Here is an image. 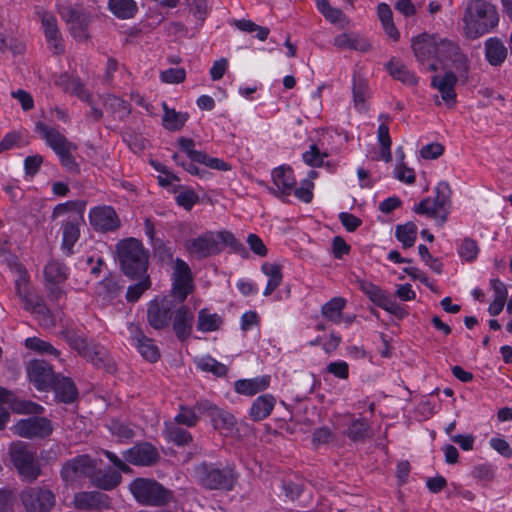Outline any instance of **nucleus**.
<instances>
[{"label":"nucleus","mask_w":512,"mask_h":512,"mask_svg":"<svg viewBox=\"0 0 512 512\" xmlns=\"http://www.w3.org/2000/svg\"><path fill=\"white\" fill-rule=\"evenodd\" d=\"M90 224L95 230L108 232L120 226L116 211L110 206L95 207L89 213Z\"/></svg>","instance_id":"a211bd4d"},{"label":"nucleus","mask_w":512,"mask_h":512,"mask_svg":"<svg viewBox=\"0 0 512 512\" xmlns=\"http://www.w3.org/2000/svg\"><path fill=\"white\" fill-rule=\"evenodd\" d=\"M62 229V248L66 251V254L69 255L72 253L74 244L79 239L80 231L78 227V221H67L63 224Z\"/></svg>","instance_id":"58836bf2"},{"label":"nucleus","mask_w":512,"mask_h":512,"mask_svg":"<svg viewBox=\"0 0 512 512\" xmlns=\"http://www.w3.org/2000/svg\"><path fill=\"white\" fill-rule=\"evenodd\" d=\"M25 347L40 354L52 355L54 357L60 356V351L58 349H56L51 343L38 337L27 338L25 340Z\"/></svg>","instance_id":"8fccbe9b"},{"label":"nucleus","mask_w":512,"mask_h":512,"mask_svg":"<svg viewBox=\"0 0 512 512\" xmlns=\"http://www.w3.org/2000/svg\"><path fill=\"white\" fill-rule=\"evenodd\" d=\"M478 252L479 248L476 241L470 238H465L458 248L460 257L468 262L474 261Z\"/></svg>","instance_id":"052dcab7"},{"label":"nucleus","mask_w":512,"mask_h":512,"mask_svg":"<svg viewBox=\"0 0 512 512\" xmlns=\"http://www.w3.org/2000/svg\"><path fill=\"white\" fill-rule=\"evenodd\" d=\"M9 265L12 272L15 273L14 282L16 295H24V292L30 290V276L28 272L25 269V267L22 264L18 263L16 260H13V262H11Z\"/></svg>","instance_id":"ea45409f"},{"label":"nucleus","mask_w":512,"mask_h":512,"mask_svg":"<svg viewBox=\"0 0 512 512\" xmlns=\"http://www.w3.org/2000/svg\"><path fill=\"white\" fill-rule=\"evenodd\" d=\"M162 107L164 111L162 117L163 127L169 131H180L187 122L189 115L169 108L166 102L162 103Z\"/></svg>","instance_id":"cd10ccee"},{"label":"nucleus","mask_w":512,"mask_h":512,"mask_svg":"<svg viewBox=\"0 0 512 512\" xmlns=\"http://www.w3.org/2000/svg\"><path fill=\"white\" fill-rule=\"evenodd\" d=\"M63 17L70 24V32L76 40L88 39L89 16L87 14L77 9L68 8L63 12Z\"/></svg>","instance_id":"4be33fe9"},{"label":"nucleus","mask_w":512,"mask_h":512,"mask_svg":"<svg viewBox=\"0 0 512 512\" xmlns=\"http://www.w3.org/2000/svg\"><path fill=\"white\" fill-rule=\"evenodd\" d=\"M226 246L243 257L248 255L245 246L227 230L206 231L184 243L188 255L199 261L221 253Z\"/></svg>","instance_id":"f257e3e1"},{"label":"nucleus","mask_w":512,"mask_h":512,"mask_svg":"<svg viewBox=\"0 0 512 512\" xmlns=\"http://www.w3.org/2000/svg\"><path fill=\"white\" fill-rule=\"evenodd\" d=\"M345 305L346 300L344 298L334 297L322 306L321 312L328 320L339 323Z\"/></svg>","instance_id":"a18cd8bd"},{"label":"nucleus","mask_w":512,"mask_h":512,"mask_svg":"<svg viewBox=\"0 0 512 512\" xmlns=\"http://www.w3.org/2000/svg\"><path fill=\"white\" fill-rule=\"evenodd\" d=\"M45 279L51 284H59L67 278V268L56 260L49 261L44 268Z\"/></svg>","instance_id":"37998d69"},{"label":"nucleus","mask_w":512,"mask_h":512,"mask_svg":"<svg viewBox=\"0 0 512 512\" xmlns=\"http://www.w3.org/2000/svg\"><path fill=\"white\" fill-rule=\"evenodd\" d=\"M196 366L201 371L212 373L217 377L225 376L228 371L224 364L209 355L196 360Z\"/></svg>","instance_id":"49530a36"},{"label":"nucleus","mask_w":512,"mask_h":512,"mask_svg":"<svg viewBox=\"0 0 512 512\" xmlns=\"http://www.w3.org/2000/svg\"><path fill=\"white\" fill-rule=\"evenodd\" d=\"M50 388L54 391L55 397L63 403L70 404L78 398V389L71 378L57 374L51 383Z\"/></svg>","instance_id":"5701e85b"},{"label":"nucleus","mask_w":512,"mask_h":512,"mask_svg":"<svg viewBox=\"0 0 512 512\" xmlns=\"http://www.w3.org/2000/svg\"><path fill=\"white\" fill-rule=\"evenodd\" d=\"M91 481L97 488L110 491L119 486L122 481V475L120 472L109 468L100 470L97 473L93 472Z\"/></svg>","instance_id":"a878e982"},{"label":"nucleus","mask_w":512,"mask_h":512,"mask_svg":"<svg viewBox=\"0 0 512 512\" xmlns=\"http://www.w3.org/2000/svg\"><path fill=\"white\" fill-rule=\"evenodd\" d=\"M196 408L200 414L210 418L213 427L220 431L231 432L236 424L235 417L209 400H199L196 402Z\"/></svg>","instance_id":"4468645a"},{"label":"nucleus","mask_w":512,"mask_h":512,"mask_svg":"<svg viewBox=\"0 0 512 512\" xmlns=\"http://www.w3.org/2000/svg\"><path fill=\"white\" fill-rule=\"evenodd\" d=\"M377 138H378V141L381 146V149H380L381 158L385 162H390L392 160V155H391V143L392 142H391V138L389 135V127L386 124L382 123L379 125L378 130H377Z\"/></svg>","instance_id":"603ef678"},{"label":"nucleus","mask_w":512,"mask_h":512,"mask_svg":"<svg viewBox=\"0 0 512 512\" xmlns=\"http://www.w3.org/2000/svg\"><path fill=\"white\" fill-rule=\"evenodd\" d=\"M328 155L327 153H321L316 144L310 145L308 151L304 152L302 155L303 161L312 167H320L324 163V158Z\"/></svg>","instance_id":"680f3d73"},{"label":"nucleus","mask_w":512,"mask_h":512,"mask_svg":"<svg viewBox=\"0 0 512 512\" xmlns=\"http://www.w3.org/2000/svg\"><path fill=\"white\" fill-rule=\"evenodd\" d=\"M386 68L394 79L399 80L406 85H416L418 82L415 74L398 60L391 59L387 63Z\"/></svg>","instance_id":"2f4dec72"},{"label":"nucleus","mask_w":512,"mask_h":512,"mask_svg":"<svg viewBox=\"0 0 512 512\" xmlns=\"http://www.w3.org/2000/svg\"><path fill=\"white\" fill-rule=\"evenodd\" d=\"M81 356L91 361L94 365H99L104 361L106 350L100 345L89 343Z\"/></svg>","instance_id":"e2e57ef3"},{"label":"nucleus","mask_w":512,"mask_h":512,"mask_svg":"<svg viewBox=\"0 0 512 512\" xmlns=\"http://www.w3.org/2000/svg\"><path fill=\"white\" fill-rule=\"evenodd\" d=\"M117 252L121 269L126 276L135 278L146 273L148 253L139 240L129 238L120 241Z\"/></svg>","instance_id":"20e7f679"},{"label":"nucleus","mask_w":512,"mask_h":512,"mask_svg":"<svg viewBox=\"0 0 512 512\" xmlns=\"http://www.w3.org/2000/svg\"><path fill=\"white\" fill-rule=\"evenodd\" d=\"M150 287V280L148 277L142 279L138 283L129 286L126 292V299L129 302L137 301L141 295Z\"/></svg>","instance_id":"69168bd1"},{"label":"nucleus","mask_w":512,"mask_h":512,"mask_svg":"<svg viewBox=\"0 0 512 512\" xmlns=\"http://www.w3.org/2000/svg\"><path fill=\"white\" fill-rule=\"evenodd\" d=\"M333 43L338 48H348L360 52H367L371 48L370 43L366 39L358 35L347 33L336 36Z\"/></svg>","instance_id":"7c9ffc66"},{"label":"nucleus","mask_w":512,"mask_h":512,"mask_svg":"<svg viewBox=\"0 0 512 512\" xmlns=\"http://www.w3.org/2000/svg\"><path fill=\"white\" fill-rule=\"evenodd\" d=\"M163 434L168 442L177 446H185L193 439L189 431L171 421L165 422Z\"/></svg>","instance_id":"c85d7f7f"},{"label":"nucleus","mask_w":512,"mask_h":512,"mask_svg":"<svg viewBox=\"0 0 512 512\" xmlns=\"http://www.w3.org/2000/svg\"><path fill=\"white\" fill-rule=\"evenodd\" d=\"M395 237L402 244L404 249H408L415 244L417 238V226L413 222L397 225L395 228Z\"/></svg>","instance_id":"e433bc0d"},{"label":"nucleus","mask_w":512,"mask_h":512,"mask_svg":"<svg viewBox=\"0 0 512 512\" xmlns=\"http://www.w3.org/2000/svg\"><path fill=\"white\" fill-rule=\"evenodd\" d=\"M35 130L46 141L47 145L56 153L62 166L69 172L78 173L80 171L78 163L75 161L71 152L77 149V146L70 142L57 129L47 126L43 122H37Z\"/></svg>","instance_id":"39448f33"},{"label":"nucleus","mask_w":512,"mask_h":512,"mask_svg":"<svg viewBox=\"0 0 512 512\" xmlns=\"http://www.w3.org/2000/svg\"><path fill=\"white\" fill-rule=\"evenodd\" d=\"M235 26L239 30L247 32V33L256 32V37L261 41L266 40L269 35V32H270L269 28L259 26L256 23L252 22L251 20H247V19L236 20Z\"/></svg>","instance_id":"864d4df0"},{"label":"nucleus","mask_w":512,"mask_h":512,"mask_svg":"<svg viewBox=\"0 0 512 512\" xmlns=\"http://www.w3.org/2000/svg\"><path fill=\"white\" fill-rule=\"evenodd\" d=\"M123 458L132 465L151 467L160 460L158 449L149 442H139L133 447L125 450Z\"/></svg>","instance_id":"2eb2a0df"},{"label":"nucleus","mask_w":512,"mask_h":512,"mask_svg":"<svg viewBox=\"0 0 512 512\" xmlns=\"http://www.w3.org/2000/svg\"><path fill=\"white\" fill-rule=\"evenodd\" d=\"M123 288L116 279L108 277L99 283L98 294L103 301L111 302L122 293Z\"/></svg>","instance_id":"a19ab883"},{"label":"nucleus","mask_w":512,"mask_h":512,"mask_svg":"<svg viewBox=\"0 0 512 512\" xmlns=\"http://www.w3.org/2000/svg\"><path fill=\"white\" fill-rule=\"evenodd\" d=\"M105 108L115 119L123 120L130 114V108L123 99L109 95L104 102Z\"/></svg>","instance_id":"79ce46f5"},{"label":"nucleus","mask_w":512,"mask_h":512,"mask_svg":"<svg viewBox=\"0 0 512 512\" xmlns=\"http://www.w3.org/2000/svg\"><path fill=\"white\" fill-rule=\"evenodd\" d=\"M457 79V75L452 71H447L442 76L434 75L431 79V86L440 92L443 101L448 105L454 104L456 101Z\"/></svg>","instance_id":"aec40b11"},{"label":"nucleus","mask_w":512,"mask_h":512,"mask_svg":"<svg viewBox=\"0 0 512 512\" xmlns=\"http://www.w3.org/2000/svg\"><path fill=\"white\" fill-rule=\"evenodd\" d=\"M198 484L207 490L231 491L238 475L231 466L202 462L194 468Z\"/></svg>","instance_id":"7ed1b4c3"},{"label":"nucleus","mask_w":512,"mask_h":512,"mask_svg":"<svg viewBox=\"0 0 512 512\" xmlns=\"http://www.w3.org/2000/svg\"><path fill=\"white\" fill-rule=\"evenodd\" d=\"M261 271L269 277L267 285L264 289V296L271 295L276 288H278L282 282L281 266L276 263H263Z\"/></svg>","instance_id":"473e14b6"},{"label":"nucleus","mask_w":512,"mask_h":512,"mask_svg":"<svg viewBox=\"0 0 512 512\" xmlns=\"http://www.w3.org/2000/svg\"><path fill=\"white\" fill-rule=\"evenodd\" d=\"M436 58L440 62H451L452 67L458 73V77L463 82L468 81L469 60L456 43L438 37Z\"/></svg>","instance_id":"9d476101"},{"label":"nucleus","mask_w":512,"mask_h":512,"mask_svg":"<svg viewBox=\"0 0 512 512\" xmlns=\"http://www.w3.org/2000/svg\"><path fill=\"white\" fill-rule=\"evenodd\" d=\"M20 500L27 512H50L56 502L51 490L39 486L22 490Z\"/></svg>","instance_id":"9b49d317"},{"label":"nucleus","mask_w":512,"mask_h":512,"mask_svg":"<svg viewBox=\"0 0 512 512\" xmlns=\"http://www.w3.org/2000/svg\"><path fill=\"white\" fill-rule=\"evenodd\" d=\"M32 314L36 316L41 327L51 328L55 326V318L44 301L33 310Z\"/></svg>","instance_id":"4d7b16f0"},{"label":"nucleus","mask_w":512,"mask_h":512,"mask_svg":"<svg viewBox=\"0 0 512 512\" xmlns=\"http://www.w3.org/2000/svg\"><path fill=\"white\" fill-rule=\"evenodd\" d=\"M223 324V319L217 313H210L208 309L198 312L197 329L203 333L218 330Z\"/></svg>","instance_id":"f704fd0d"},{"label":"nucleus","mask_w":512,"mask_h":512,"mask_svg":"<svg viewBox=\"0 0 512 512\" xmlns=\"http://www.w3.org/2000/svg\"><path fill=\"white\" fill-rule=\"evenodd\" d=\"M26 371L30 382L39 391L49 390L57 375L46 361L38 359L30 361L26 366Z\"/></svg>","instance_id":"f3484780"},{"label":"nucleus","mask_w":512,"mask_h":512,"mask_svg":"<svg viewBox=\"0 0 512 512\" xmlns=\"http://www.w3.org/2000/svg\"><path fill=\"white\" fill-rule=\"evenodd\" d=\"M177 298L174 295L155 297L147 304L148 325L157 331L169 330Z\"/></svg>","instance_id":"6e6552de"},{"label":"nucleus","mask_w":512,"mask_h":512,"mask_svg":"<svg viewBox=\"0 0 512 512\" xmlns=\"http://www.w3.org/2000/svg\"><path fill=\"white\" fill-rule=\"evenodd\" d=\"M316 6L322 15L333 24H343L346 21L345 14L338 8L332 7L328 0H316Z\"/></svg>","instance_id":"de8ad7c7"},{"label":"nucleus","mask_w":512,"mask_h":512,"mask_svg":"<svg viewBox=\"0 0 512 512\" xmlns=\"http://www.w3.org/2000/svg\"><path fill=\"white\" fill-rule=\"evenodd\" d=\"M352 93L355 108L360 112L365 111V101L369 95V88L367 81L356 73L353 75Z\"/></svg>","instance_id":"72a5a7b5"},{"label":"nucleus","mask_w":512,"mask_h":512,"mask_svg":"<svg viewBox=\"0 0 512 512\" xmlns=\"http://www.w3.org/2000/svg\"><path fill=\"white\" fill-rule=\"evenodd\" d=\"M86 203L84 201H67L65 203H60L55 206L52 212V218L56 219L69 211H76L78 213H82L85 209Z\"/></svg>","instance_id":"bf43d9fd"},{"label":"nucleus","mask_w":512,"mask_h":512,"mask_svg":"<svg viewBox=\"0 0 512 512\" xmlns=\"http://www.w3.org/2000/svg\"><path fill=\"white\" fill-rule=\"evenodd\" d=\"M272 180L276 186L274 194L277 197L289 196L296 185L293 170L289 166H280L272 171Z\"/></svg>","instance_id":"412c9836"},{"label":"nucleus","mask_w":512,"mask_h":512,"mask_svg":"<svg viewBox=\"0 0 512 512\" xmlns=\"http://www.w3.org/2000/svg\"><path fill=\"white\" fill-rule=\"evenodd\" d=\"M270 385V376L264 375L252 379H240L234 383L235 391L238 394L253 396L264 391Z\"/></svg>","instance_id":"b1692460"},{"label":"nucleus","mask_w":512,"mask_h":512,"mask_svg":"<svg viewBox=\"0 0 512 512\" xmlns=\"http://www.w3.org/2000/svg\"><path fill=\"white\" fill-rule=\"evenodd\" d=\"M129 490L142 505L163 506L169 503L173 498V492L166 489L163 485L154 479L136 478L130 485Z\"/></svg>","instance_id":"423d86ee"},{"label":"nucleus","mask_w":512,"mask_h":512,"mask_svg":"<svg viewBox=\"0 0 512 512\" xmlns=\"http://www.w3.org/2000/svg\"><path fill=\"white\" fill-rule=\"evenodd\" d=\"M11 403L13 410L19 414L39 415L44 411V408L41 405L29 400H16Z\"/></svg>","instance_id":"13d9d810"},{"label":"nucleus","mask_w":512,"mask_h":512,"mask_svg":"<svg viewBox=\"0 0 512 512\" xmlns=\"http://www.w3.org/2000/svg\"><path fill=\"white\" fill-rule=\"evenodd\" d=\"M507 55V48L499 38L492 37L486 40L485 56L490 65L501 66Z\"/></svg>","instance_id":"393cba45"},{"label":"nucleus","mask_w":512,"mask_h":512,"mask_svg":"<svg viewBox=\"0 0 512 512\" xmlns=\"http://www.w3.org/2000/svg\"><path fill=\"white\" fill-rule=\"evenodd\" d=\"M436 196L434 198L436 203V208H438L439 213L445 212L450 207L451 204V189L447 182H440L435 188Z\"/></svg>","instance_id":"3c124183"},{"label":"nucleus","mask_w":512,"mask_h":512,"mask_svg":"<svg viewBox=\"0 0 512 512\" xmlns=\"http://www.w3.org/2000/svg\"><path fill=\"white\" fill-rule=\"evenodd\" d=\"M377 14L386 34L394 41H397L400 37V34L394 25L392 10L389 7V5H387L386 3L379 4L377 8Z\"/></svg>","instance_id":"4c0bfd02"},{"label":"nucleus","mask_w":512,"mask_h":512,"mask_svg":"<svg viewBox=\"0 0 512 512\" xmlns=\"http://www.w3.org/2000/svg\"><path fill=\"white\" fill-rule=\"evenodd\" d=\"M109 10L119 19H129L134 17L138 11L134 0H109Z\"/></svg>","instance_id":"c9c22d12"},{"label":"nucleus","mask_w":512,"mask_h":512,"mask_svg":"<svg viewBox=\"0 0 512 512\" xmlns=\"http://www.w3.org/2000/svg\"><path fill=\"white\" fill-rule=\"evenodd\" d=\"M172 274V295L184 302L193 291L192 272L189 265L182 259L175 260Z\"/></svg>","instance_id":"dca6fc26"},{"label":"nucleus","mask_w":512,"mask_h":512,"mask_svg":"<svg viewBox=\"0 0 512 512\" xmlns=\"http://www.w3.org/2000/svg\"><path fill=\"white\" fill-rule=\"evenodd\" d=\"M370 424L365 419H356L349 425L346 434L354 442H363L370 437Z\"/></svg>","instance_id":"c03bdc74"},{"label":"nucleus","mask_w":512,"mask_h":512,"mask_svg":"<svg viewBox=\"0 0 512 512\" xmlns=\"http://www.w3.org/2000/svg\"><path fill=\"white\" fill-rule=\"evenodd\" d=\"M9 456L24 481L33 483L41 475L42 470L36 454L28 444L21 441L13 442L9 447Z\"/></svg>","instance_id":"0eeeda50"},{"label":"nucleus","mask_w":512,"mask_h":512,"mask_svg":"<svg viewBox=\"0 0 512 512\" xmlns=\"http://www.w3.org/2000/svg\"><path fill=\"white\" fill-rule=\"evenodd\" d=\"M194 321L195 316L193 309L185 305L184 302H180V300L177 298L173 311L171 326L176 338L179 341L183 342L191 336Z\"/></svg>","instance_id":"ddd939ff"},{"label":"nucleus","mask_w":512,"mask_h":512,"mask_svg":"<svg viewBox=\"0 0 512 512\" xmlns=\"http://www.w3.org/2000/svg\"><path fill=\"white\" fill-rule=\"evenodd\" d=\"M186 72L183 68H169L160 74V79L164 83L178 84L185 80Z\"/></svg>","instance_id":"338daca9"},{"label":"nucleus","mask_w":512,"mask_h":512,"mask_svg":"<svg viewBox=\"0 0 512 512\" xmlns=\"http://www.w3.org/2000/svg\"><path fill=\"white\" fill-rule=\"evenodd\" d=\"M95 466V461L89 455H78L63 463L60 470L61 480L66 487L78 488L83 479L91 478Z\"/></svg>","instance_id":"1a4fd4ad"},{"label":"nucleus","mask_w":512,"mask_h":512,"mask_svg":"<svg viewBox=\"0 0 512 512\" xmlns=\"http://www.w3.org/2000/svg\"><path fill=\"white\" fill-rule=\"evenodd\" d=\"M152 245L155 257H157L161 262L170 263L173 261V251L171 246L165 244L160 239L154 240Z\"/></svg>","instance_id":"0e129e2a"},{"label":"nucleus","mask_w":512,"mask_h":512,"mask_svg":"<svg viewBox=\"0 0 512 512\" xmlns=\"http://www.w3.org/2000/svg\"><path fill=\"white\" fill-rule=\"evenodd\" d=\"M12 429L22 438H45L52 433L53 425L46 417L33 416L19 420Z\"/></svg>","instance_id":"f8f14e48"},{"label":"nucleus","mask_w":512,"mask_h":512,"mask_svg":"<svg viewBox=\"0 0 512 512\" xmlns=\"http://www.w3.org/2000/svg\"><path fill=\"white\" fill-rule=\"evenodd\" d=\"M196 405L194 407L180 406L179 413L174 418V423L187 427H194L200 419Z\"/></svg>","instance_id":"09e8293b"},{"label":"nucleus","mask_w":512,"mask_h":512,"mask_svg":"<svg viewBox=\"0 0 512 512\" xmlns=\"http://www.w3.org/2000/svg\"><path fill=\"white\" fill-rule=\"evenodd\" d=\"M42 26L47 40L54 41L55 49L58 50L59 47L56 44V41L58 40L59 31L57 28V21L55 16L48 13L44 14L42 17Z\"/></svg>","instance_id":"6e6d98bb"},{"label":"nucleus","mask_w":512,"mask_h":512,"mask_svg":"<svg viewBox=\"0 0 512 512\" xmlns=\"http://www.w3.org/2000/svg\"><path fill=\"white\" fill-rule=\"evenodd\" d=\"M136 348L143 358L150 362H156L160 356L159 349L154 341L146 337L143 341L137 343Z\"/></svg>","instance_id":"5fc2aeb1"},{"label":"nucleus","mask_w":512,"mask_h":512,"mask_svg":"<svg viewBox=\"0 0 512 512\" xmlns=\"http://www.w3.org/2000/svg\"><path fill=\"white\" fill-rule=\"evenodd\" d=\"M438 37L422 33L412 39V50L415 58L421 65H425L437 54Z\"/></svg>","instance_id":"6ab92c4d"},{"label":"nucleus","mask_w":512,"mask_h":512,"mask_svg":"<svg viewBox=\"0 0 512 512\" xmlns=\"http://www.w3.org/2000/svg\"><path fill=\"white\" fill-rule=\"evenodd\" d=\"M465 35L476 39L495 28L499 23L496 7L486 0H471L463 16Z\"/></svg>","instance_id":"f03ea898"},{"label":"nucleus","mask_w":512,"mask_h":512,"mask_svg":"<svg viewBox=\"0 0 512 512\" xmlns=\"http://www.w3.org/2000/svg\"><path fill=\"white\" fill-rule=\"evenodd\" d=\"M64 337L70 347L75 349L80 355L89 344L86 338L73 331L65 332Z\"/></svg>","instance_id":"774afa93"},{"label":"nucleus","mask_w":512,"mask_h":512,"mask_svg":"<svg viewBox=\"0 0 512 512\" xmlns=\"http://www.w3.org/2000/svg\"><path fill=\"white\" fill-rule=\"evenodd\" d=\"M275 403L276 399L273 395H260L253 401L249 411V416L254 421H261L271 414Z\"/></svg>","instance_id":"bb28decb"},{"label":"nucleus","mask_w":512,"mask_h":512,"mask_svg":"<svg viewBox=\"0 0 512 512\" xmlns=\"http://www.w3.org/2000/svg\"><path fill=\"white\" fill-rule=\"evenodd\" d=\"M107 496L98 491L77 493L74 497L76 507L80 509H99L105 504Z\"/></svg>","instance_id":"c756f323"}]
</instances>
